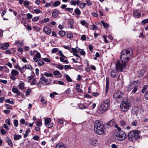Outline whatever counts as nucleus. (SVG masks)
<instances>
[{
  "label": "nucleus",
  "instance_id": "1",
  "mask_svg": "<svg viewBox=\"0 0 148 148\" xmlns=\"http://www.w3.org/2000/svg\"><path fill=\"white\" fill-rule=\"evenodd\" d=\"M140 131L137 130H132L128 134L129 140L132 142L135 141L137 139L140 138Z\"/></svg>",
  "mask_w": 148,
  "mask_h": 148
},
{
  "label": "nucleus",
  "instance_id": "2",
  "mask_svg": "<svg viewBox=\"0 0 148 148\" xmlns=\"http://www.w3.org/2000/svg\"><path fill=\"white\" fill-rule=\"evenodd\" d=\"M121 60H118L117 61L116 65V69L119 72H122L125 69L127 63Z\"/></svg>",
  "mask_w": 148,
  "mask_h": 148
},
{
  "label": "nucleus",
  "instance_id": "3",
  "mask_svg": "<svg viewBox=\"0 0 148 148\" xmlns=\"http://www.w3.org/2000/svg\"><path fill=\"white\" fill-rule=\"evenodd\" d=\"M110 100L107 99L103 101V102L101 105L99 110L102 112H103L108 110L110 107Z\"/></svg>",
  "mask_w": 148,
  "mask_h": 148
},
{
  "label": "nucleus",
  "instance_id": "4",
  "mask_svg": "<svg viewBox=\"0 0 148 148\" xmlns=\"http://www.w3.org/2000/svg\"><path fill=\"white\" fill-rule=\"evenodd\" d=\"M130 51L127 50H124L122 51L121 53V60L127 63L129 59L128 55L130 54Z\"/></svg>",
  "mask_w": 148,
  "mask_h": 148
},
{
  "label": "nucleus",
  "instance_id": "5",
  "mask_svg": "<svg viewBox=\"0 0 148 148\" xmlns=\"http://www.w3.org/2000/svg\"><path fill=\"white\" fill-rule=\"evenodd\" d=\"M130 104L127 101H123L120 105L121 110L122 112H126L130 109Z\"/></svg>",
  "mask_w": 148,
  "mask_h": 148
},
{
  "label": "nucleus",
  "instance_id": "6",
  "mask_svg": "<svg viewBox=\"0 0 148 148\" xmlns=\"http://www.w3.org/2000/svg\"><path fill=\"white\" fill-rule=\"evenodd\" d=\"M116 138L119 141H122L126 138V135L123 131L118 132L116 135Z\"/></svg>",
  "mask_w": 148,
  "mask_h": 148
},
{
  "label": "nucleus",
  "instance_id": "7",
  "mask_svg": "<svg viewBox=\"0 0 148 148\" xmlns=\"http://www.w3.org/2000/svg\"><path fill=\"white\" fill-rule=\"evenodd\" d=\"M138 86L139 84L137 82L134 81L130 85V86H129V88L130 90L133 89L132 92L133 93H134L137 91Z\"/></svg>",
  "mask_w": 148,
  "mask_h": 148
},
{
  "label": "nucleus",
  "instance_id": "8",
  "mask_svg": "<svg viewBox=\"0 0 148 148\" xmlns=\"http://www.w3.org/2000/svg\"><path fill=\"white\" fill-rule=\"evenodd\" d=\"M113 96L115 99H118L122 97L123 94L121 91L118 90L114 93Z\"/></svg>",
  "mask_w": 148,
  "mask_h": 148
},
{
  "label": "nucleus",
  "instance_id": "9",
  "mask_svg": "<svg viewBox=\"0 0 148 148\" xmlns=\"http://www.w3.org/2000/svg\"><path fill=\"white\" fill-rule=\"evenodd\" d=\"M104 126L102 124L99 127L97 128V129H95V132L97 134L101 135L104 133Z\"/></svg>",
  "mask_w": 148,
  "mask_h": 148
},
{
  "label": "nucleus",
  "instance_id": "10",
  "mask_svg": "<svg viewBox=\"0 0 148 148\" xmlns=\"http://www.w3.org/2000/svg\"><path fill=\"white\" fill-rule=\"evenodd\" d=\"M47 79L46 78L44 77H42L40 78V81L39 82L37 86L38 87H40V85L41 84H44L45 83V84H48L49 83H47Z\"/></svg>",
  "mask_w": 148,
  "mask_h": 148
},
{
  "label": "nucleus",
  "instance_id": "11",
  "mask_svg": "<svg viewBox=\"0 0 148 148\" xmlns=\"http://www.w3.org/2000/svg\"><path fill=\"white\" fill-rule=\"evenodd\" d=\"M9 46V43L7 42L0 44V49L3 50H6L8 49Z\"/></svg>",
  "mask_w": 148,
  "mask_h": 148
},
{
  "label": "nucleus",
  "instance_id": "12",
  "mask_svg": "<svg viewBox=\"0 0 148 148\" xmlns=\"http://www.w3.org/2000/svg\"><path fill=\"white\" fill-rule=\"evenodd\" d=\"M147 70L146 66H144L140 70V73L139 74V77H142L143 76V74Z\"/></svg>",
  "mask_w": 148,
  "mask_h": 148
},
{
  "label": "nucleus",
  "instance_id": "13",
  "mask_svg": "<svg viewBox=\"0 0 148 148\" xmlns=\"http://www.w3.org/2000/svg\"><path fill=\"white\" fill-rule=\"evenodd\" d=\"M102 124L99 120L96 121L94 123V130L99 127Z\"/></svg>",
  "mask_w": 148,
  "mask_h": 148
},
{
  "label": "nucleus",
  "instance_id": "14",
  "mask_svg": "<svg viewBox=\"0 0 148 148\" xmlns=\"http://www.w3.org/2000/svg\"><path fill=\"white\" fill-rule=\"evenodd\" d=\"M141 13L138 11L136 10H135L133 13V16L136 18H140L141 16Z\"/></svg>",
  "mask_w": 148,
  "mask_h": 148
},
{
  "label": "nucleus",
  "instance_id": "15",
  "mask_svg": "<svg viewBox=\"0 0 148 148\" xmlns=\"http://www.w3.org/2000/svg\"><path fill=\"white\" fill-rule=\"evenodd\" d=\"M118 71L116 69L112 70L111 72L112 77L114 78L117 76L118 75L117 72Z\"/></svg>",
  "mask_w": 148,
  "mask_h": 148
},
{
  "label": "nucleus",
  "instance_id": "16",
  "mask_svg": "<svg viewBox=\"0 0 148 148\" xmlns=\"http://www.w3.org/2000/svg\"><path fill=\"white\" fill-rule=\"evenodd\" d=\"M43 31L47 34H49L51 33L50 29L48 27H45L43 28Z\"/></svg>",
  "mask_w": 148,
  "mask_h": 148
},
{
  "label": "nucleus",
  "instance_id": "17",
  "mask_svg": "<svg viewBox=\"0 0 148 148\" xmlns=\"http://www.w3.org/2000/svg\"><path fill=\"white\" fill-rule=\"evenodd\" d=\"M56 148H67V147L63 143H60L56 145Z\"/></svg>",
  "mask_w": 148,
  "mask_h": 148
},
{
  "label": "nucleus",
  "instance_id": "18",
  "mask_svg": "<svg viewBox=\"0 0 148 148\" xmlns=\"http://www.w3.org/2000/svg\"><path fill=\"white\" fill-rule=\"evenodd\" d=\"M97 143V140L94 138H91L90 140V143L91 145H92L93 146H95L96 144Z\"/></svg>",
  "mask_w": 148,
  "mask_h": 148
},
{
  "label": "nucleus",
  "instance_id": "19",
  "mask_svg": "<svg viewBox=\"0 0 148 148\" xmlns=\"http://www.w3.org/2000/svg\"><path fill=\"white\" fill-rule=\"evenodd\" d=\"M114 119H112L110 121L107 122L106 124L110 126H113L114 124Z\"/></svg>",
  "mask_w": 148,
  "mask_h": 148
},
{
  "label": "nucleus",
  "instance_id": "20",
  "mask_svg": "<svg viewBox=\"0 0 148 148\" xmlns=\"http://www.w3.org/2000/svg\"><path fill=\"white\" fill-rule=\"evenodd\" d=\"M12 91L14 93L17 94V95L18 96L20 95L21 93L18 90L14 87H13L12 89Z\"/></svg>",
  "mask_w": 148,
  "mask_h": 148
},
{
  "label": "nucleus",
  "instance_id": "21",
  "mask_svg": "<svg viewBox=\"0 0 148 148\" xmlns=\"http://www.w3.org/2000/svg\"><path fill=\"white\" fill-rule=\"evenodd\" d=\"M58 14V12L56 9L54 10L53 12L52 13V16L54 18L57 17Z\"/></svg>",
  "mask_w": 148,
  "mask_h": 148
},
{
  "label": "nucleus",
  "instance_id": "22",
  "mask_svg": "<svg viewBox=\"0 0 148 148\" xmlns=\"http://www.w3.org/2000/svg\"><path fill=\"white\" fill-rule=\"evenodd\" d=\"M138 111V107H135L132 109V112L134 114H137Z\"/></svg>",
  "mask_w": 148,
  "mask_h": 148
},
{
  "label": "nucleus",
  "instance_id": "23",
  "mask_svg": "<svg viewBox=\"0 0 148 148\" xmlns=\"http://www.w3.org/2000/svg\"><path fill=\"white\" fill-rule=\"evenodd\" d=\"M75 89L77 91L79 92H82V90L80 88V85L78 84H76L75 86Z\"/></svg>",
  "mask_w": 148,
  "mask_h": 148
},
{
  "label": "nucleus",
  "instance_id": "24",
  "mask_svg": "<svg viewBox=\"0 0 148 148\" xmlns=\"http://www.w3.org/2000/svg\"><path fill=\"white\" fill-rule=\"evenodd\" d=\"M6 140L10 147H12L13 146L12 143L10 139L8 137H7L6 139Z\"/></svg>",
  "mask_w": 148,
  "mask_h": 148
},
{
  "label": "nucleus",
  "instance_id": "25",
  "mask_svg": "<svg viewBox=\"0 0 148 148\" xmlns=\"http://www.w3.org/2000/svg\"><path fill=\"white\" fill-rule=\"evenodd\" d=\"M11 74L12 75L15 76L18 75V72L16 70H12L11 72Z\"/></svg>",
  "mask_w": 148,
  "mask_h": 148
},
{
  "label": "nucleus",
  "instance_id": "26",
  "mask_svg": "<svg viewBox=\"0 0 148 148\" xmlns=\"http://www.w3.org/2000/svg\"><path fill=\"white\" fill-rule=\"evenodd\" d=\"M21 138V136L20 135H17L16 134H14V139L15 140H18Z\"/></svg>",
  "mask_w": 148,
  "mask_h": 148
},
{
  "label": "nucleus",
  "instance_id": "27",
  "mask_svg": "<svg viewBox=\"0 0 148 148\" xmlns=\"http://www.w3.org/2000/svg\"><path fill=\"white\" fill-rule=\"evenodd\" d=\"M53 74L55 75H60V76L59 77H61L62 76V74L60 73V71H54L53 72Z\"/></svg>",
  "mask_w": 148,
  "mask_h": 148
},
{
  "label": "nucleus",
  "instance_id": "28",
  "mask_svg": "<svg viewBox=\"0 0 148 148\" xmlns=\"http://www.w3.org/2000/svg\"><path fill=\"white\" fill-rule=\"evenodd\" d=\"M51 121V118L46 119L45 120V123L46 125H47L50 123Z\"/></svg>",
  "mask_w": 148,
  "mask_h": 148
},
{
  "label": "nucleus",
  "instance_id": "29",
  "mask_svg": "<svg viewBox=\"0 0 148 148\" xmlns=\"http://www.w3.org/2000/svg\"><path fill=\"white\" fill-rule=\"evenodd\" d=\"M64 58L63 57H60V61L62 62L68 64L69 63L68 60H64Z\"/></svg>",
  "mask_w": 148,
  "mask_h": 148
},
{
  "label": "nucleus",
  "instance_id": "30",
  "mask_svg": "<svg viewBox=\"0 0 148 148\" xmlns=\"http://www.w3.org/2000/svg\"><path fill=\"white\" fill-rule=\"evenodd\" d=\"M81 24L85 26V27H87L88 26V25L87 23L85 21L83 20L81 21L80 22Z\"/></svg>",
  "mask_w": 148,
  "mask_h": 148
},
{
  "label": "nucleus",
  "instance_id": "31",
  "mask_svg": "<svg viewBox=\"0 0 148 148\" xmlns=\"http://www.w3.org/2000/svg\"><path fill=\"white\" fill-rule=\"evenodd\" d=\"M30 132V130L29 129V128L27 129L26 130L24 135V137L25 138L27 137L28 133H29Z\"/></svg>",
  "mask_w": 148,
  "mask_h": 148
},
{
  "label": "nucleus",
  "instance_id": "32",
  "mask_svg": "<svg viewBox=\"0 0 148 148\" xmlns=\"http://www.w3.org/2000/svg\"><path fill=\"white\" fill-rule=\"evenodd\" d=\"M148 88V86L147 85H145L143 87L141 90V92L142 93H144L147 89Z\"/></svg>",
  "mask_w": 148,
  "mask_h": 148
},
{
  "label": "nucleus",
  "instance_id": "33",
  "mask_svg": "<svg viewBox=\"0 0 148 148\" xmlns=\"http://www.w3.org/2000/svg\"><path fill=\"white\" fill-rule=\"evenodd\" d=\"M74 11L77 14L80 15L81 13L80 10L78 8L75 9Z\"/></svg>",
  "mask_w": 148,
  "mask_h": 148
},
{
  "label": "nucleus",
  "instance_id": "34",
  "mask_svg": "<svg viewBox=\"0 0 148 148\" xmlns=\"http://www.w3.org/2000/svg\"><path fill=\"white\" fill-rule=\"evenodd\" d=\"M86 5V3H81L79 4V8H80L83 9L85 7Z\"/></svg>",
  "mask_w": 148,
  "mask_h": 148
},
{
  "label": "nucleus",
  "instance_id": "35",
  "mask_svg": "<svg viewBox=\"0 0 148 148\" xmlns=\"http://www.w3.org/2000/svg\"><path fill=\"white\" fill-rule=\"evenodd\" d=\"M59 34L61 37H64L65 36L66 33L64 31H60L59 32Z\"/></svg>",
  "mask_w": 148,
  "mask_h": 148
},
{
  "label": "nucleus",
  "instance_id": "36",
  "mask_svg": "<svg viewBox=\"0 0 148 148\" xmlns=\"http://www.w3.org/2000/svg\"><path fill=\"white\" fill-rule=\"evenodd\" d=\"M25 67L26 69L30 70L31 71L32 70V67L29 64L25 65Z\"/></svg>",
  "mask_w": 148,
  "mask_h": 148
},
{
  "label": "nucleus",
  "instance_id": "37",
  "mask_svg": "<svg viewBox=\"0 0 148 148\" xmlns=\"http://www.w3.org/2000/svg\"><path fill=\"white\" fill-rule=\"evenodd\" d=\"M38 64L39 66L43 65L45 63L41 60H39L38 61Z\"/></svg>",
  "mask_w": 148,
  "mask_h": 148
},
{
  "label": "nucleus",
  "instance_id": "38",
  "mask_svg": "<svg viewBox=\"0 0 148 148\" xmlns=\"http://www.w3.org/2000/svg\"><path fill=\"white\" fill-rule=\"evenodd\" d=\"M60 4V2L58 1H56L53 3V5L55 7H57Z\"/></svg>",
  "mask_w": 148,
  "mask_h": 148
},
{
  "label": "nucleus",
  "instance_id": "39",
  "mask_svg": "<svg viewBox=\"0 0 148 148\" xmlns=\"http://www.w3.org/2000/svg\"><path fill=\"white\" fill-rule=\"evenodd\" d=\"M30 4L29 1H25L24 2L23 5L25 7H27L29 6Z\"/></svg>",
  "mask_w": 148,
  "mask_h": 148
},
{
  "label": "nucleus",
  "instance_id": "40",
  "mask_svg": "<svg viewBox=\"0 0 148 148\" xmlns=\"http://www.w3.org/2000/svg\"><path fill=\"white\" fill-rule=\"evenodd\" d=\"M148 23V18L145 19L143 20L141 22V24L142 25H144L146 23Z\"/></svg>",
  "mask_w": 148,
  "mask_h": 148
},
{
  "label": "nucleus",
  "instance_id": "41",
  "mask_svg": "<svg viewBox=\"0 0 148 148\" xmlns=\"http://www.w3.org/2000/svg\"><path fill=\"white\" fill-rule=\"evenodd\" d=\"M44 75L45 76L47 77H52L53 76V74L51 73H48L45 72L44 73Z\"/></svg>",
  "mask_w": 148,
  "mask_h": 148
},
{
  "label": "nucleus",
  "instance_id": "42",
  "mask_svg": "<svg viewBox=\"0 0 148 148\" xmlns=\"http://www.w3.org/2000/svg\"><path fill=\"white\" fill-rule=\"evenodd\" d=\"M73 36V34L71 33H68L67 34V37L68 38L71 39L72 38Z\"/></svg>",
  "mask_w": 148,
  "mask_h": 148
},
{
  "label": "nucleus",
  "instance_id": "43",
  "mask_svg": "<svg viewBox=\"0 0 148 148\" xmlns=\"http://www.w3.org/2000/svg\"><path fill=\"white\" fill-rule=\"evenodd\" d=\"M90 28L92 30H96L97 29V27L95 25H91L90 26Z\"/></svg>",
  "mask_w": 148,
  "mask_h": 148
},
{
  "label": "nucleus",
  "instance_id": "44",
  "mask_svg": "<svg viewBox=\"0 0 148 148\" xmlns=\"http://www.w3.org/2000/svg\"><path fill=\"white\" fill-rule=\"evenodd\" d=\"M66 80L69 82H71L72 81V79L68 75L66 76Z\"/></svg>",
  "mask_w": 148,
  "mask_h": 148
},
{
  "label": "nucleus",
  "instance_id": "45",
  "mask_svg": "<svg viewBox=\"0 0 148 148\" xmlns=\"http://www.w3.org/2000/svg\"><path fill=\"white\" fill-rule=\"evenodd\" d=\"M58 54L61 56V57H64V58H67L63 54L62 51L61 50H60L58 51Z\"/></svg>",
  "mask_w": 148,
  "mask_h": 148
},
{
  "label": "nucleus",
  "instance_id": "46",
  "mask_svg": "<svg viewBox=\"0 0 148 148\" xmlns=\"http://www.w3.org/2000/svg\"><path fill=\"white\" fill-rule=\"evenodd\" d=\"M39 19L38 16H36L33 18L32 19V21L33 22H37Z\"/></svg>",
  "mask_w": 148,
  "mask_h": 148
},
{
  "label": "nucleus",
  "instance_id": "47",
  "mask_svg": "<svg viewBox=\"0 0 148 148\" xmlns=\"http://www.w3.org/2000/svg\"><path fill=\"white\" fill-rule=\"evenodd\" d=\"M19 87L22 89H23L24 88V83L23 82L20 84L18 85Z\"/></svg>",
  "mask_w": 148,
  "mask_h": 148
},
{
  "label": "nucleus",
  "instance_id": "48",
  "mask_svg": "<svg viewBox=\"0 0 148 148\" xmlns=\"http://www.w3.org/2000/svg\"><path fill=\"white\" fill-rule=\"evenodd\" d=\"M101 23L102 24L103 26L105 28H106L108 26V24L107 23H104L103 21H101Z\"/></svg>",
  "mask_w": 148,
  "mask_h": 148
},
{
  "label": "nucleus",
  "instance_id": "49",
  "mask_svg": "<svg viewBox=\"0 0 148 148\" xmlns=\"http://www.w3.org/2000/svg\"><path fill=\"white\" fill-rule=\"evenodd\" d=\"M137 122L136 121H134L131 123V125L132 126H136L137 125Z\"/></svg>",
  "mask_w": 148,
  "mask_h": 148
},
{
  "label": "nucleus",
  "instance_id": "50",
  "mask_svg": "<svg viewBox=\"0 0 148 148\" xmlns=\"http://www.w3.org/2000/svg\"><path fill=\"white\" fill-rule=\"evenodd\" d=\"M59 50L58 48H54L52 49L51 51L52 53H55L57 52Z\"/></svg>",
  "mask_w": 148,
  "mask_h": 148
},
{
  "label": "nucleus",
  "instance_id": "51",
  "mask_svg": "<svg viewBox=\"0 0 148 148\" xmlns=\"http://www.w3.org/2000/svg\"><path fill=\"white\" fill-rule=\"evenodd\" d=\"M144 97L146 100H148V90L145 94Z\"/></svg>",
  "mask_w": 148,
  "mask_h": 148
},
{
  "label": "nucleus",
  "instance_id": "52",
  "mask_svg": "<svg viewBox=\"0 0 148 148\" xmlns=\"http://www.w3.org/2000/svg\"><path fill=\"white\" fill-rule=\"evenodd\" d=\"M68 24L69 25H71L73 24V20L72 19H71L69 20V21L68 22Z\"/></svg>",
  "mask_w": 148,
  "mask_h": 148
},
{
  "label": "nucleus",
  "instance_id": "53",
  "mask_svg": "<svg viewBox=\"0 0 148 148\" xmlns=\"http://www.w3.org/2000/svg\"><path fill=\"white\" fill-rule=\"evenodd\" d=\"M70 3L72 5H76V1L74 0L71 1Z\"/></svg>",
  "mask_w": 148,
  "mask_h": 148
},
{
  "label": "nucleus",
  "instance_id": "54",
  "mask_svg": "<svg viewBox=\"0 0 148 148\" xmlns=\"http://www.w3.org/2000/svg\"><path fill=\"white\" fill-rule=\"evenodd\" d=\"M14 124L15 127H16L18 126V121L16 119H15L14 120Z\"/></svg>",
  "mask_w": 148,
  "mask_h": 148
},
{
  "label": "nucleus",
  "instance_id": "55",
  "mask_svg": "<svg viewBox=\"0 0 148 148\" xmlns=\"http://www.w3.org/2000/svg\"><path fill=\"white\" fill-rule=\"evenodd\" d=\"M25 14L27 15V18L28 19H31L32 17V16H33L32 15L30 14L27 13V14Z\"/></svg>",
  "mask_w": 148,
  "mask_h": 148
},
{
  "label": "nucleus",
  "instance_id": "56",
  "mask_svg": "<svg viewBox=\"0 0 148 148\" xmlns=\"http://www.w3.org/2000/svg\"><path fill=\"white\" fill-rule=\"evenodd\" d=\"M65 10L69 11L71 13H72L73 11V9L71 8H66Z\"/></svg>",
  "mask_w": 148,
  "mask_h": 148
},
{
  "label": "nucleus",
  "instance_id": "57",
  "mask_svg": "<svg viewBox=\"0 0 148 148\" xmlns=\"http://www.w3.org/2000/svg\"><path fill=\"white\" fill-rule=\"evenodd\" d=\"M34 12L36 14H38L41 12V11L39 9H35L34 10Z\"/></svg>",
  "mask_w": 148,
  "mask_h": 148
},
{
  "label": "nucleus",
  "instance_id": "58",
  "mask_svg": "<svg viewBox=\"0 0 148 148\" xmlns=\"http://www.w3.org/2000/svg\"><path fill=\"white\" fill-rule=\"evenodd\" d=\"M3 70L7 73L9 72V71L8 68L5 66H4Z\"/></svg>",
  "mask_w": 148,
  "mask_h": 148
},
{
  "label": "nucleus",
  "instance_id": "59",
  "mask_svg": "<svg viewBox=\"0 0 148 148\" xmlns=\"http://www.w3.org/2000/svg\"><path fill=\"white\" fill-rule=\"evenodd\" d=\"M5 122L8 125H10V120L9 119H6L5 121Z\"/></svg>",
  "mask_w": 148,
  "mask_h": 148
},
{
  "label": "nucleus",
  "instance_id": "60",
  "mask_svg": "<svg viewBox=\"0 0 148 148\" xmlns=\"http://www.w3.org/2000/svg\"><path fill=\"white\" fill-rule=\"evenodd\" d=\"M87 106L86 107L83 105H81L79 106V108L81 109H83L86 108Z\"/></svg>",
  "mask_w": 148,
  "mask_h": 148
},
{
  "label": "nucleus",
  "instance_id": "61",
  "mask_svg": "<svg viewBox=\"0 0 148 148\" xmlns=\"http://www.w3.org/2000/svg\"><path fill=\"white\" fill-rule=\"evenodd\" d=\"M86 1L88 4V6H90L92 4V3L90 2V0H86Z\"/></svg>",
  "mask_w": 148,
  "mask_h": 148
},
{
  "label": "nucleus",
  "instance_id": "62",
  "mask_svg": "<svg viewBox=\"0 0 148 148\" xmlns=\"http://www.w3.org/2000/svg\"><path fill=\"white\" fill-rule=\"evenodd\" d=\"M33 139L35 140H38L39 139V138L37 135H35L33 137Z\"/></svg>",
  "mask_w": 148,
  "mask_h": 148
},
{
  "label": "nucleus",
  "instance_id": "63",
  "mask_svg": "<svg viewBox=\"0 0 148 148\" xmlns=\"http://www.w3.org/2000/svg\"><path fill=\"white\" fill-rule=\"evenodd\" d=\"M41 101L43 103L45 104H46L47 103V102L46 101H45L44 97H42L41 98Z\"/></svg>",
  "mask_w": 148,
  "mask_h": 148
},
{
  "label": "nucleus",
  "instance_id": "64",
  "mask_svg": "<svg viewBox=\"0 0 148 148\" xmlns=\"http://www.w3.org/2000/svg\"><path fill=\"white\" fill-rule=\"evenodd\" d=\"M37 83V81L35 79H34L32 82L31 83V84L32 85H33Z\"/></svg>",
  "mask_w": 148,
  "mask_h": 148
}]
</instances>
